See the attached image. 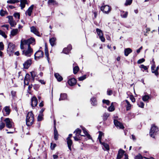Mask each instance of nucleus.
Wrapping results in <instances>:
<instances>
[{
    "instance_id": "obj_23",
    "label": "nucleus",
    "mask_w": 159,
    "mask_h": 159,
    "mask_svg": "<svg viewBox=\"0 0 159 159\" xmlns=\"http://www.w3.org/2000/svg\"><path fill=\"white\" fill-rule=\"evenodd\" d=\"M54 76L58 81L60 82L63 80L62 77L57 73H55Z\"/></svg>"
},
{
    "instance_id": "obj_21",
    "label": "nucleus",
    "mask_w": 159,
    "mask_h": 159,
    "mask_svg": "<svg viewBox=\"0 0 159 159\" xmlns=\"http://www.w3.org/2000/svg\"><path fill=\"white\" fill-rule=\"evenodd\" d=\"M67 143L69 149L70 151H71V146L73 144L72 140L71 139H66Z\"/></svg>"
},
{
    "instance_id": "obj_16",
    "label": "nucleus",
    "mask_w": 159,
    "mask_h": 159,
    "mask_svg": "<svg viewBox=\"0 0 159 159\" xmlns=\"http://www.w3.org/2000/svg\"><path fill=\"white\" fill-rule=\"evenodd\" d=\"M100 143L103 146V147H102V149L104 151L106 150L108 151L109 150L110 148L108 144L104 142H101V143Z\"/></svg>"
},
{
    "instance_id": "obj_7",
    "label": "nucleus",
    "mask_w": 159,
    "mask_h": 159,
    "mask_svg": "<svg viewBox=\"0 0 159 159\" xmlns=\"http://www.w3.org/2000/svg\"><path fill=\"white\" fill-rule=\"evenodd\" d=\"M101 10L104 13L107 14L111 11V8L109 6L106 5L104 6H102L101 7Z\"/></svg>"
},
{
    "instance_id": "obj_55",
    "label": "nucleus",
    "mask_w": 159,
    "mask_h": 159,
    "mask_svg": "<svg viewBox=\"0 0 159 159\" xmlns=\"http://www.w3.org/2000/svg\"><path fill=\"white\" fill-rule=\"evenodd\" d=\"M130 99L132 102H134L135 101V99L132 95H131L130 97Z\"/></svg>"
},
{
    "instance_id": "obj_58",
    "label": "nucleus",
    "mask_w": 159,
    "mask_h": 159,
    "mask_svg": "<svg viewBox=\"0 0 159 159\" xmlns=\"http://www.w3.org/2000/svg\"><path fill=\"white\" fill-rule=\"evenodd\" d=\"M140 67L141 68H143L144 70H147L148 69L146 66H144L143 65H141L140 66Z\"/></svg>"
},
{
    "instance_id": "obj_5",
    "label": "nucleus",
    "mask_w": 159,
    "mask_h": 159,
    "mask_svg": "<svg viewBox=\"0 0 159 159\" xmlns=\"http://www.w3.org/2000/svg\"><path fill=\"white\" fill-rule=\"evenodd\" d=\"M6 126L9 128H12L13 126V122L11 119L9 118H7L4 120Z\"/></svg>"
},
{
    "instance_id": "obj_44",
    "label": "nucleus",
    "mask_w": 159,
    "mask_h": 159,
    "mask_svg": "<svg viewBox=\"0 0 159 159\" xmlns=\"http://www.w3.org/2000/svg\"><path fill=\"white\" fill-rule=\"evenodd\" d=\"M91 100L92 101V104L93 106L96 105L97 102L96 98H93L91 99Z\"/></svg>"
},
{
    "instance_id": "obj_61",
    "label": "nucleus",
    "mask_w": 159,
    "mask_h": 159,
    "mask_svg": "<svg viewBox=\"0 0 159 159\" xmlns=\"http://www.w3.org/2000/svg\"><path fill=\"white\" fill-rule=\"evenodd\" d=\"M155 64H153L152 65V66L151 67V70H152V73H154V71H153V68H155Z\"/></svg>"
},
{
    "instance_id": "obj_59",
    "label": "nucleus",
    "mask_w": 159,
    "mask_h": 159,
    "mask_svg": "<svg viewBox=\"0 0 159 159\" xmlns=\"http://www.w3.org/2000/svg\"><path fill=\"white\" fill-rule=\"evenodd\" d=\"M54 3H55V2L54 0H48V3L49 4L51 3L54 4Z\"/></svg>"
},
{
    "instance_id": "obj_35",
    "label": "nucleus",
    "mask_w": 159,
    "mask_h": 159,
    "mask_svg": "<svg viewBox=\"0 0 159 159\" xmlns=\"http://www.w3.org/2000/svg\"><path fill=\"white\" fill-rule=\"evenodd\" d=\"M125 102H126L127 105H126V110L128 111L129 110L131 107V105L130 104L129 102L127 100H125Z\"/></svg>"
},
{
    "instance_id": "obj_62",
    "label": "nucleus",
    "mask_w": 159,
    "mask_h": 159,
    "mask_svg": "<svg viewBox=\"0 0 159 159\" xmlns=\"http://www.w3.org/2000/svg\"><path fill=\"white\" fill-rule=\"evenodd\" d=\"M112 91L111 90H110L109 91H107V94L109 95H111L112 94Z\"/></svg>"
},
{
    "instance_id": "obj_37",
    "label": "nucleus",
    "mask_w": 159,
    "mask_h": 159,
    "mask_svg": "<svg viewBox=\"0 0 159 159\" xmlns=\"http://www.w3.org/2000/svg\"><path fill=\"white\" fill-rule=\"evenodd\" d=\"M98 132L99 133V135L98 137V139L99 140V141L100 143H101V139H102V135L103 134L102 133V132L101 131H99Z\"/></svg>"
},
{
    "instance_id": "obj_33",
    "label": "nucleus",
    "mask_w": 159,
    "mask_h": 159,
    "mask_svg": "<svg viewBox=\"0 0 159 159\" xmlns=\"http://www.w3.org/2000/svg\"><path fill=\"white\" fill-rule=\"evenodd\" d=\"M18 29H13L11 31V34L12 36H14L18 33Z\"/></svg>"
},
{
    "instance_id": "obj_43",
    "label": "nucleus",
    "mask_w": 159,
    "mask_h": 159,
    "mask_svg": "<svg viewBox=\"0 0 159 159\" xmlns=\"http://www.w3.org/2000/svg\"><path fill=\"white\" fill-rule=\"evenodd\" d=\"M4 110L6 112V114H7L8 115L9 114L10 112V109L8 107H5L4 108Z\"/></svg>"
},
{
    "instance_id": "obj_18",
    "label": "nucleus",
    "mask_w": 159,
    "mask_h": 159,
    "mask_svg": "<svg viewBox=\"0 0 159 159\" xmlns=\"http://www.w3.org/2000/svg\"><path fill=\"white\" fill-rule=\"evenodd\" d=\"M71 49V45H69L67 48H65L63 49V52L65 54H67L69 53Z\"/></svg>"
},
{
    "instance_id": "obj_31",
    "label": "nucleus",
    "mask_w": 159,
    "mask_h": 159,
    "mask_svg": "<svg viewBox=\"0 0 159 159\" xmlns=\"http://www.w3.org/2000/svg\"><path fill=\"white\" fill-rule=\"evenodd\" d=\"M82 128L83 131V132L85 135L87 136V137L89 139H91V137L90 135L86 131V129L83 127H82Z\"/></svg>"
},
{
    "instance_id": "obj_29",
    "label": "nucleus",
    "mask_w": 159,
    "mask_h": 159,
    "mask_svg": "<svg viewBox=\"0 0 159 159\" xmlns=\"http://www.w3.org/2000/svg\"><path fill=\"white\" fill-rule=\"evenodd\" d=\"M81 132V130L80 129L78 128L74 131V133H75V135H76V136H79L80 135L81 136H84V135H81L80 133Z\"/></svg>"
},
{
    "instance_id": "obj_50",
    "label": "nucleus",
    "mask_w": 159,
    "mask_h": 159,
    "mask_svg": "<svg viewBox=\"0 0 159 159\" xmlns=\"http://www.w3.org/2000/svg\"><path fill=\"white\" fill-rule=\"evenodd\" d=\"M5 126V124L2 122H0V130H2Z\"/></svg>"
},
{
    "instance_id": "obj_52",
    "label": "nucleus",
    "mask_w": 159,
    "mask_h": 159,
    "mask_svg": "<svg viewBox=\"0 0 159 159\" xmlns=\"http://www.w3.org/2000/svg\"><path fill=\"white\" fill-rule=\"evenodd\" d=\"M145 59L144 58H142L138 60L137 63L138 64H141L143 62L145 61Z\"/></svg>"
},
{
    "instance_id": "obj_3",
    "label": "nucleus",
    "mask_w": 159,
    "mask_h": 159,
    "mask_svg": "<svg viewBox=\"0 0 159 159\" xmlns=\"http://www.w3.org/2000/svg\"><path fill=\"white\" fill-rule=\"evenodd\" d=\"M15 45L11 43H9L7 48V52L10 56L12 55L14 52V49L15 48Z\"/></svg>"
},
{
    "instance_id": "obj_13",
    "label": "nucleus",
    "mask_w": 159,
    "mask_h": 159,
    "mask_svg": "<svg viewBox=\"0 0 159 159\" xmlns=\"http://www.w3.org/2000/svg\"><path fill=\"white\" fill-rule=\"evenodd\" d=\"M125 151L121 149H120L118 151L116 157V159H120L123 156Z\"/></svg>"
},
{
    "instance_id": "obj_49",
    "label": "nucleus",
    "mask_w": 159,
    "mask_h": 159,
    "mask_svg": "<svg viewBox=\"0 0 159 159\" xmlns=\"http://www.w3.org/2000/svg\"><path fill=\"white\" fill-rule=\"evenodd\" d=\"M14 16L16 18H17L18 19H19L20 18V15L18 13H15L14 14Z\"/></svg>"
},
{
    "instance_id": "obj_27",
    "label": "nucleus",
    "mask_w": 159,
    "mask_h": 159,
    "mask_svg": "<svg viewBox=\"0 0 159 159\" xmlns=\"http://www.w3.org/2000/svg\"><path fill=\"white\" fill-rule=\"evenodd\" d=\"M56 39L55 38H52L49 39V42L52 46L55 45Z\"/></svg>"
},
{
    "instance_id": "obj_10",
    "label": "nucleus",
    "mask_w": 159,
    "mask_h": 159,
    "mask_svg": "<svg viewBox=\"0 0 159 159\" xmlns=\"http://www.w3.org/2000/svg\"><path fill=\"white\" fill-rule=\"evenodd\" d=\"M96 30L97 33L101 41L102 42H104L105 41V39L103 36L102 31L98 28Z\"/></svg>"
},
{
    "instance_id": "obj_60",
    "label": "nucleus",
    "mask_w": 159,
    "mask_h": 159,
    "mask_svg": "<svg viewBox=\"0 0 159 159\" xmlns=\"http://www.w3.org/2000/svg\"><path fill=\"white\" fill-rule=\"evenodd\" d=\"M15 0H8L7 2V3H15Z\"/></svg>"
},
{
    "instance_id": "obj_12",
    "label": "nucleus",
    "mask_w": 159,
    "mask_h": 159,
    "mask_svg": "<svg viewBox=\"0 0 159 159\" xmlns=\"http://www.w3.org/2000/svg\"><path fill=\"white\" fill-rule=\"evenodd\" d=\"M114 122L115 125L118 128L123 129L124 128L122 124L119 122L117 120H114Z\"/></svg>"
},
{
    "instance_id": "obj_63",
    "label": "nucleus",
    "mask_w": 159,
    "mask_h": 159,
    "mask_svg": "<svg viewBox=\"0 0 159 159\" xmlns=\"http://www.w3.org/2000/svg\"><path fill=\"white\" fill-rule=\"evenodd\" d=\"M9 27V25H2L1 26V27H5L6 28L7 30L8 29Z\"/></svg>"
},
{
    "instance_id": "obj_9",
    "label": "nucleus",
    "mask_w": 159,
    "mask_h": 159,
    "mask_svg": "<svg viewBox=\"0 0 159 159\" xmlns=\"http://www.w3.org/2000/svg\"><path fill=\"white\" fill-rule=\"evenodd\" d=\"M32 64V60L31 59H29L25 61L23 64L24 68L28 69L30 66Z\"/></svg>"
},
{
    "instance_id": "obj_51",
    "label": "nucleus",
    "mask_w": 159,
    "mask_h": 159,
    "mask_svg": "<svg viewBox=\"0 0 159 159\" xmlns=\"http://www.w3.org/2000/svg\"><path fill=\"white\" fill-rule=\"evenodd\" d=\"M7 18H8V22H9V23H10V22H11V21H12L13 20V18L12 16H8L7 17Z\"/></svg>"
},
{
    "instance_id": "obj_24",
    "label": "nucleus",
    "mask_w": 159,
    "mask_h": 159,
    "mask_svg": "<svg viewBox=\"0 0 159 159\" xmlns=\"http://www.w3.org/2000/svg\"><path fill=\"white\" fill-rule=\"evenodd\" d=\"M20 6L21 9H22L25 7V5L27 3V1L26 0H20Z\"/></svg>"
},
{
    "instance_id": "obj_64",
    "label": "nucleus",
    "mask_w": 159,
    "mask_h": 159,
    "mask_svg": "<svg viewBox=\"0 0 159 159\" xmlns=\"http://www.w3.org/2000/svg\"><path fill=\"white\" fill-rule=\"evenodd\" d=\"M11 95L12 96L14 97L15 96V95H16V92L15 91H11Z\"/></svg>"
},
{
    "instance_id": "obj_22",
    "label": "nucleus",
    "mask_w": 159,
    "mask_h": 159,
    "mask_svg": "<svg viewBox=\"0 0 159 159\" xmlns=\"http://www.w3.org/2000/svg\"><path fill=\"white\" fill-rule=\"evenodd\" d=\"M67 95L66 93H61L60 96V98L59 100L60 101L61 100H65L67 99Z\"/></svg>"
},
{
    "instance_id": "obj_1",
    "label": "nucleus",
    "mask_w": 159,
    "mask_h": 159,
    "mask_svg": "<svg viewBox=\"0 0 159 159\" xmlns=\"http://www.w3.org/2000/svg\"><path fill=\"white\" fill-rule=\"evenodd\" d=\"M35 40L33 38H31L27 40L22 39L20 42V48L21 49H26L27 48H30V45L32 44L33 45L35 44Z\"/></svg>"
},
{
    "instance_id": "obj_8",
    "label": "nucleus",
    "mask_w": 159,
    "mask_h": 159,
    "mask_svg": "<svg viewBox=\"0 0 159 159\" xmlns=\"http://www.w3.org/2000/svg\"><path fill=\"white\" fill-rule=\"evenodd\" d=\"M43 52L41 50L37 51L34 54V59L37 60L43 57Z\"/></svg>"
},
{
    "instance_id": "obj_11",
    "label": "nucleus",
    "mask_w": 159,
    "mask_h": 159,
    "mask_svg": "<svg viewBox=\"0 0 159 159\" xmlns=\"http://www.w3.org/2000/svg\"><path fill=\"white\" fill-rule=\"evenodd\" d=\"M56 121L55 120H54V138L55 140H57L58 139V134L57 130L56 129Z\"/></svg>"
},
{
    "instance_id": "obj_57",
    "label": "nucleus",
    "mask_w": 159,
    "mask_h": 159,
    "mask_svg": "<svg viewBox=\"0 0 159 159\" xmlns=\"http://www.w3.org/2000/svg\"><path fill=\"white\" fill-rule=\"evenodd\" d=\"M56 146V144H52V143H51V149H53Z\"/></svg>"
},
{
    "instance_id": "obj_56",
    "label": "nucleus",
    "mask_w": 159,
    "mask_h": 159,
    "mask_svg": "<svg viewBox=\"0 0 159 159\" xmlns=\"http://www.w3.org/2000/svg\"><path fill=\"white\" fill-rule=\"evenodd\" d=\"M159 69V67L157 66V68L156 69L155 71H154V73L155 74V75L157 76L158 75V70Z\"/></svg>"
},
{
    "instance_id": "obj_15",
    "label": "nucleus",
    "mask_w": 159,
    "mask_h": 159,
    "mask_svg": "<svg viewBox=\"0 0 159 159\" xmlns=\"http://www.w3.org/2000/svg\"><path fill=\"white\" fill-rule=\"evenodd\" d=\"M68 83L70 85L72 86L76 83V80L75 78H73L68 80Z\"/></svg>"
},
{
    "instance_id": "obj_41",
    "label": "nucleus",
    "mask_w": 159,
    "mask_h": 159,
    "mask_svg": "<svg viewBox=\"0 0 159 159\" xmlns=\"http://www.w3.org/2000/svg\"><path fill=\"white\" fill-rule=\"evenodd\" d=\"M132 1L133 0H126L125 5L126 6L130 5L132 3Z\"/></svg>"
},
{
    "instance_id": "obj_17",
    "label": "nucleus",
    "mask_w": 159,
    "mask_h": 159,
    "mask_svg": "<svg viewBox=\"0 0 159 159\" xmlns=\"http://www.w3.org/2000/svg\"><path fill=\"white\" fill-rule=\"evenodd\" d=\"M30 75L28 74L26 75L25 76L24 79V83L25 85H28L29 82V79L30 78Z\"/></svg>"
},
{
    "instance_id": "obj_47",
    "label": "nucleus",
    "mask_w": 159,
    "mask_h": 159,
    "mask_svg": "<svg viewBox=\"0 0 159 159\" xmlns=\"http://www.w3.org/2000/svg\"><path fill=\"white\" fill-rule=\"evenodd\" d=\"M9 24L11 27H13L16 25V23L14 20H13L11 22H10Z\"/></svg>"
},
{
    "instance_id": "obj_26",
    "label": "nucleus",
    "mask_w": 159,
    "mask_h": 159,
    "mask_svg": "<svg viewBox=\"0 0 159 159\" xmlns=\"http://www.w3.org/2000/svg\"><path fill=\"white\" fill-rule=\"evenodd\" d=\"M31 31L37 35H38L39 33L37 30L36 28L34 26H32L30 28Z\"/></svg>"
},
{
    "instance_id": "obj_30",
    "label": "nucleus",
    "mask_w": 159,
    "mask_h": 159,
    "mask_svg": "<svg viewBox=\"0 0 159 159\" xmlns=\"http://www.w3.org/2000/svg\"><path fill=\"white\" fill-rule=\"evenodd\" d=\"M128 12L127 11H121L120 16L122 18H126L128 16Z\"/></svg>"
},
{
    "instance_id": "obj_19",
    "label": "nucleus",
    "mask_w": 159,
    "mask_h": 159,
    "mask_svg": "<svg viewBox=\"0 0 159 159\" xmlns=\"http://www.w3.org/2000/svg\"><path fill=\"white\" fill-rule=\"evenodd\" d=\"M33 8L34 5H32L29 7L28 9L26 11L25 13V14H28L29 16H30L31 15Z\"/></svg>"
},
{
    "instance_id": "obj_39",
    "label": "nucleus",
    "mask_w": 159,
    "mask_h": 159,
    "mask_svg": "<svg viewBox=\"0 0 159 159\" xmlns=\"http://www.w3.org/2000/svg\"><path fill=\"white\" fill-rule=\"evenodd\" d=\"M79 67L78 66H75L73 68V72L75 74H76L79 70Z\"/></svg>"
},
{
    "instance_id": "obj_2",
    "label": "nucleus",
    "mask_w": 159,
    "mask_h": 159,
    "mask_svg": "<svg viewBox=\"0 0 159 159\" xmlns=\"http://www.w3.org/2000/svg\"><path fill=\"white\" fill-rule=\"evenodd\" d=\"M34 121V115L32 111L29 112L26 118V124L28 126L32 125Z\"/></svg>"
},
{
    "instance_id": "obj_53",
    "label": "nucleus",
    "mask_w": 159,
    "mask_h": 159,
    "mask_svg": "<svg viewBox=\"0 0 159 159\" xmlns=\"http://www.w3.org/2000/svg\"><path fill=\"white\" fill-rule=\"evenodd\" d=\"M102 102L104 103H105L107 104V105H109L110 104V101L108 100H102Z\"/></svg>"
},
{
    "instance_id": "obj_36",
    "label": "nucleus",
    "mask_w": 159,
    "mask_h": 159,
    "mask_svg": "<svg viewBox=\"0 0 159 159\" xmlns=\"http://www.w3.org/2000/svg\"><path fill=\"white\" fill-rule=\"evenodd\" d=\"M113 103L112 102L111 103V106L108 108V110L109 111H112L115 110V108L113 106Z\"/></svg>"
},
{
    "instance_id": "obj_14",
    "label": "nucleus",
    "mask_w": 159,
    "mask_h": 159,
    "mask_svg": "<svg viewBox=\"0 0 159 159\" xmlns=\"http://www.w3.org/2000/svg\"><path fill=\"white\" fill-rule=\"evenodd\" d=\"M38 103L37 99L35 97H33L31 100V105L32 107L36 106Z\"/></svg>"
},
{
    "instance_id": "obj_42",
    "label": "nucleus",
    "mask_w": 159,
    "mask_h": 159,
    "mask_svg": "<svg viewBox=\"0 0 159 159\" xmlns=\"http://www.w3.org/2000/svg\"><path fill=\"white\" fill-rule=\"evenodd\" d=\"M7 12L5 11H4L2 10H1L0 11V15L1 16H3L5 14H7Z\"/></svg>"
},
{
    "instance_id": "obj_38",
    "label": "nucleus",
    "mask_w": 159,
    "mask_h": 159,
    "mask_svg": "<svg viewBox=\"0 0 159 159\" xmlns=\"http://www.w3.org/2000/svg\"><path fill=\"white\" fill-rule=\"evenodd\" d=\"M109 114L108 113H105L103 116V119L104 120H106L109 117Z\"/></svg>"
},
{
    "instance_id": "obj_40",
    "label": "nucleus",
    "mask_w": 159,
    "mask_h": 159,
    "mask_svg": "<svg viewBox=\"0 0 159 159\" xmlns=\"http://www.w3.org/2000/svg\"><path fill=\"white\" fill-rule=\"evenodd\" d=\"M43 113H39L38 116V120L39 121L42 120L43 119Z\"/></svg>"
},
{
    "instance_id": "obj_4",
    "label": "nucleus",
    "mask_w": 159,
    "mask_h": 159,
    "mask_svg": "<svg viewBox=\"0 0 159 159\" xmlns=\"http://www.w3.org/2000/svg\"><path fill=\"white\" fill-rule=\"evenodd\" d=\"M158 130V129L156 126L154 125H152L150 131V136L151 137L154 138V136L156 134Z\"/></svg>"
},
{
    "instance_id": "obj_45",
    "label": "nucleus",
    "mask_w": 159,
    "mask_h": 159,
    "mask_svg": "<svg viewBox=\"0 0 159 159\" xmlns=\"http://www.w3.org/2000/svg\"><path fill=\"white\" fill-rule=\"evenodd\" d=\"M0 35H1L5 38H6L7 37V36L6 34L5 33L1 30H0Z\"/></svg>"
},
{
    "instance_id": "obj_54",
    "label": "nucleus",
    "mask_w": 159,
    "mask_h": 159,
    "mask_svg": "<svg viewBox=\"0 0 159 159\" xmlns=\"http://www.w3.org/2000/svg\"><path fill=\"white\" fill-rule=\"evenodd\" d=\"M138 106L141 108H143L144 106V103L143 102H141L140 103H138Z\"/></svg>"
},
{
    "instance_id": "obj_46",
    "label": "nucleus",
    "mask_w": 159,
    "mask_h": 159,
    "mask_svg": "<svg viewBox=\"0 0 159 159\" xmlns=\"http://www.w3.org/2000/svg\"><path fill=\"white\" fill-rule=\"evenodd\" d=\"M135 159H143V157L140 154H139L138 155L136 156L135 157Z\"/></svg>"
},
{
    "instance_id": "obj_25",
    "label": "nucleus",
    "mask_w": 159,
    "mask_h": 159,
    "mask_svg": "<svg viewBox=\"0 0 159 159\" xmlns=\"http://www.w3.org/2000/svg\"><path fill=\"white\" fill-rule=\"evenodd\" d=\"M132 50L130 48H128L125 49L124 51L125 55L126 56H127L131 52Z\"/></svg>"
},
{
    "instance_id": "obj_20",
    "label": "nucleus",
    "mask_w": 159,
    "mask_h": 159,
    "mask_svg": "<svg viewBox=\"0 0 159 159\" xmlns=\"http://www.w3.org/2000/svg\"><path fill=\"white\" fill-rule=\"evenodd\" d=\"M45 55L47 58L48 61V63H49L50 58H49V54H48V48H47V45H46V44H45Z\"/></svg>"
},
{
    "instance_id": "obj_28",
    "label": "nucleus",
    "mask_w": 159,
    "mask_h": 159,
    "mask_svg": "<svg viewBox=\"0 0 159 159\" xmlns=\"http://www.w3.org/2000/svg\"><path fill=\"white\" fill-rule=\"evenodd\" d=\"M30 73L32 79V80L33 81H34L35 78L37 77V73L35 71H32Z\"/></svg>"
},
{
    "instance_id": "obj_48",
    "label": "nucleus",
    "mask_w": 159,
    "mask_h": 159,
    "mask_svg": "<svg viewBox=\"0 0 159 159\" xmlns=\"http://www.w3.org/2000/svg\"><path fill=\"white\" fill-rule=\"evenodd\" d=\"M86 75H84L83 76L80 77L79 78V80L80 81H82L85 79L86 78Z\"/></svg>"
},
{
    "instance_id": "obj_34",
    "label": "nucleus",
    "mask_w": 159,
    "mask_h": 159,
    "mask_svg": "<svg viewBox=\"0 0 159 159\" xmlns=\"http://www.w3.org/2000/svg\"><path fill=\"white\" fill-rule=\"evenodd\" d=\"M150 98V97L148 95H145L143 96L142 99L144 102H146L148 101Z\"/></svg>"
},
{
    "instance_id": "obj_6",
    "label": "nucleus",
    "mask_w": 159,
    "mask_h": 159,
    "mask_svg": "<svg viewBox=\"0 0 159 159\" xmlns=\"http://www.w3.org/2000/svg\"><path fill=\"white\" fill-rule=\"evenodd\" d=\"M33 50L31 47L28 48L27 50H24L22 51V54L26 56L30 57L32 53Z\"/></svg>"
},
{
    "instance_id": "obj_32",
    "label": "nucleus",
    "mask_w": 159,
    "mask_h": 159,
    "mask_svg": "<svg viewBox=\"0 0 159 159\" xmlns=\"http://www.w3.org/2000/svg\"><path fill=\"white\" fill-rule=\"evenodd\" d=\"M4 45L2 42H0V57H2L3 52L1 51L4 49Z\"/></svg>"
}]
</instances>
